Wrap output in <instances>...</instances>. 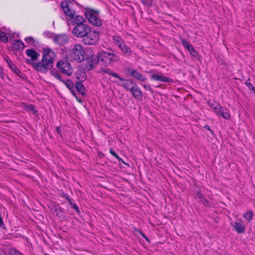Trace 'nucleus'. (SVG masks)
Listing matches in <instances>:
<instances>
[{
  "instance_id": "0eeeda50",
  "label": "nucleus",
  "mask_w": 255,
  "mask_h": 255,
  "mask_svg": "<svg viewBox=\"0 0 255 255\" xmlns=\"http://www.w3.org/2000/svg\"><path fill=\"white\" fill-rule=\"evenodd\" d=\"M60 5L64 13L67 16L71 18L75 15L76 11L73 8V4L71 2L65 0L61 2Z\"/></svg>"
},
{
  "instance_id": "a19ab883",
  "label": "nucleus",
  "mask_w": 255,
  "mask_h": 255,
  "mask_svg": "<svg viewBox=\"0 0 255 255\" xmlns=\"http://www.w3.org/2000/svg\"><path fill=\"white\" fill-rule=\"evenodd\" d=\"M182 43L183 45L185 47H186V46H187L188 45L190 44L189 42H188L187 41L185 40H182Z\"/></svg>"
},
{
  "instance_id": "a211bd4d",
  "label": "nucleus",
  "mask_w": 255,
  "mask_h": 255,
  "mask_svg": "<svg viewBox=\"0 0 255 255\" xmlns=\"http://www.w3.org/2000/svg\"><path fill=\"white\" fill-rule=\"evenodd\" d=\"M73 24L76 25L84 24L86 22L85 18L79 15H74L73 17H71Z\"/></svg>"
},
{
  "instance_id": "ea45409f",
  "label": "nucleus",
  "mask_w": 255,
  "mask_h": 255,
  "mask_svg": "<svg viewBox=\"0 0 255 255\" xmlns=\"http://www.w3.org/2000/svg\"><path fill=\"white\" fill-rule=\"evenodd\" d=\"M219 105H220L219 104H217L216 106H215L214 104H210V107L211 108H213L215 110H216L217 111L218 110V109L219 108Z\"/></svg>"
},
{
  "instance_id": "7c9ffc66",
  "label": "nucleus",
  "mask_w": 255,
  "mask_h": 255,
  "mask_svg": "<svg viewBox=\"0 0 255 255\" xmlns=\"http://www.w3.org/2000/svg\"><path fill=\"white\" fill-rule=\"evenodd\" d=\"M0 41L4 43H6L8 41V38L5 33L1 31H0Z\"/></svg>"
},
{
  "instance_id": "2eb2a0df",
  "label": "nucleus",
  "mask_w": 255,
  "mask_h": 255,
  "mask_svg": "<svg viewBox=\"0 0 255 255\" xmlns=\"http://www.w3.org/2000/svg\"><path fill=\"white\" fill-rule=\"evenodd\" d=\"M233 229L238 234H243L245 232L246 226L244 224L241 222H235L232 224Z\"/></svg>"
},
{
  "instance_id": "39448f33",
  "label": "nucleus",
  "mask_w": 255,
  "mask_h": 255,
  "mask_svg": "<svg viewBox=\"0 0 255 255\" xmlns=\"http://www.w3.org/2000/svg\"><path fill=\"white\" fill-rule=\"evenodd\" d=\"M100 60L104 63L111 65L118 62L120 60L119 56L116 54L110 53L106 51H102L98 53Z\"/></svg>"
},
{
  "instance_id": "8fccbe9b",
  "label": "nucleus",
  "mask_w": 255,
  "mask_h": 255,
  "mask_svg": "<svg viewBox=\"0 0 255 255\" xmlns=\"http://www.w3.org/2000/svg\"><path fill=\"white\" fill-rule=\"evenodd\" d=\"M67 199L71 206L72 205V204H73L74 203L72 202L71 199L69 197H67Z\"/></svg>"
},
{
  "instance_id": "864d4df0",
  "label": "nucleus",
  "mask_w": 255,
  "mask_h": 255,
  "mask_svg": "<svg viewBox=\"0 0 255 255\" xmlns=\"http://www.w3.org/2000/svg\"><path fill=\"white\" fill-rule=\"evenodd\" d=\"M57 131H58V132H59V128H57Z\"/></svg>"
},
{
  "instance_id": "5fc2aeb1",
  "label": "nucleus",
  "mask_w": 255,
  "mask_h": 255,
  "mask_svg": "<svg viewBox=\"0 0 255 255\" xmlns=\"http://www.w3.org/2000/svg\"><path fill=\"white\" fill-rule=\"evenodd\" d=\"M56 215H57V216H59V213H57V214H56Z\"/></svg>"
},
{
  "instance_id": "ddd939ff",
  "label": "nucleus",
  "mask_w": 255,
  "mask_h": 255,
  "mask_svg": "<svg viewBox=\"0 0 255 255\" xmlns=\"http://www.w3.org/2000/svg\"><path fill=\"white\" fill-rule=\"evenodd\" d=\"M118 85L122 86L127 91H131L132 86H134L136 83L133 82L131 79H125L123 84H120L116 81H115Z\"/></svg>"
},
{
  "instance_id": "c9c22d12",
  "label": "nucleus",
  "mask_w": 255,
  "mask_h": 255,
  "mask_svg": "<svg viewBox=\"0 0 255 255\" xmlns=\"http://www.w3.org/2000/svg\"><path fill=\"white\" fill-rule=\"evenodd\" d=\"M71 207L72 209H74L78 214L80 213V211L79 209V207L75 203H73V204H72Z\"/></svg>"
},
{
  "instance_id": "b1692460",
  "label": "nucleus",
  "mask_w": 255,
  "mask_h": 255,
  "mask_svg": "<svg viewBox=\"0 0 255 255\" xmlns=\"http://www.w3.org/2000/svg\"><path fill=\"white\" fill-rule=\"evenodd\" d=\"M21 106L22 108L27 112L32 111L33 114L35 115H36L37 113V111L35 109V107L32 104L27 105L26 104L23 103L21 104Z\"/></svg>"
},
{
  "instance_id": "4c0bfd02",
  "label": "nucleus",
  "mask_w": 255,
  "mask_h": 255,
  "mask_svg": "<svg viewBox=\"0 0 255 255\" xmlns=\"http://www.w3.org/2000/svg\"><path fill=\"white\" fill-rule=\"evenodd\" d=\"M143 87L147 90L150 91L151 93H153V90L151 88L150 85H143Z\"/></svg>"
},
{
  "instance_id": "bb28decb",
  "label": "nucleus",
  "mask_w": 255,
  "mask_h": 255,
  "mask_svg": "<svg viewBox=\"0 0 255 255\" xmlns=\"http://www.w3.org/2000/svg\"><path fill=\"white\" fill-rule=\"evenodd\" d=\"M13 45L15 49L18 50H22L25 47L24 43L19 40H14Z\"/></svg>"
},
{
  "instance_id": "6e6552de",
  "label": "nucleus",
  "mask_w": 255,
  "mask_h": 255,
  "mask_svg": "<svg viewBox=\"0 0 255 255\" xmlns=\"http://www.w3.org/2000/svg\"><path fill=\"white\" fill-rule=\"evenodd\" d=\"M52 39L54 42L59 46H63L66 44L69 41L67 35L65 34H52Z\"/></svg>"
},
{
  "instance_id": "603ef678",
  "label": "nucleus",
  "mask_w": 255,
  "mask_h": 255,
  "mask_svg": "<svg viewBox=\"0 0 255 255\" xmlns=\"http://www.w3.org/2000/svg\"><path fill=\"white\" fill-rule=\"evenodd\" d=\"M121 161H122V163H123L124 164H127L126 163V162H124V161L122 159V160H121Z\"/></svg>"
},
{
  "instance_id": "f8f14e48",
  "label": "nucleus",
  "mask_w": 255,
  "mask_h": 255,
  "mask_svg": "<svg viewBox=\"0 0 255 255\" xmlns=\"http://www.w3.org/2000/svg\"><path fill=\"white\" fill-rule=\"evenodd\" d=\"M151 79L154 81H157L165 83L173 82V80L171 78L165 76L161 73H154L152 74L151 76Z\"/></svg>"
},
{
  "instance_id": "09e8293b",
  "label": "nucleus",
  "mask_w": 255,
  "mask_h": 255,
  "mask_svg": "<svg viewBox=\"0 0 255 255\" xmlns=\"http://www.w3.org/2000/svg\"><path fill=\"white\" fill-rule=\"evenodd\" d=\"M74 96L76 98V99H77V100L78 101V102H79L80 103H83L82 100L80 99H79L76 95H75V96Z\"/></svg>"
},
{
  "instance_id": "9b49d317",
  "label": "nucleus",
  "mask_w": 255,
  "mask_h": 255,
  "mask_svg": "<svg viewBox=\"0 0 255 255\" xmlns=\"http://www.w3.org/2000/svg\"><path fill=\"white\" fill-rule=\"evenodd\" d=\"M127 71L128 74L134 79L141 81H145L146 80V78L145 75L131 67L128 68L127 69Z\"/></svg>"
},
{
  "instance_id": "6e6d98bb",
  "label": "nucleus",
  "mask_w": 255,
  "mask_h": 255,
  "mask_svg": "<svg viewBox=\"0 0 255 255\" xmlns=\"http://www.w3.org/2000/svg\"><path fill=\"white\" fill-rule=\"evenodd\" d=\"M254 93L255 94V92H254Z\"/></svg>"
},
{
  "instance_id": "49530a36",
  "label": "nucleus",
  "mask_w": 255,
  "mask_h": 255,
  "mask_svg": "<svg viewBox=\"0 0 255 255\" xmlns=\"http://www.w3.org/2000/svg\"><path fill=\"white\" fill-rule=\"evenodd\" d=\"M116 158H117L120 162H121V160H122V158L120 157V156L117 154H116L115 156H114Z\"/></svg>"
},
{
  "instance_id": "c03bdc74",
  "label": "nucleus",
  "mask_w": 255,
  "mask_h": 255,
  "mask_svg": "<svg viewBox=\"0 0 255 255\" xmlns=\"http://www.w3.org/2000/svg\"><path fill=\"white\" fill-rule=\"evenodd\" d=\"M0 255H7L5 252L1 248H0Z\"/></svg>"
},
{
  "instance_id": "f03ea898",
  "label": "nucleus",
  "mask_w": 255,
  "mask_h": 255,
  "mask_svg": "<svg viewBox=\"0 0 255 255\" xmlns=\"http://www.w3.org/2000/svg\"><path fill=\"white\" fill-rule=\"evenodd\" d=\"M55 57V53L51 48L43 49L42 58L40 61L41 72L45 73L48 70H50L53 67Z\"/></svg>"
},
{
  "instance_id": "72a5a7b5",
  "label": "nucleus",
  "mask_w": 255,
  "mask_h": 255,
  "mask_svg": "<svg viewBox=\"0 0 255 255\" xmlns=\"http://www.w3.org/2000/svg\"><path fill=\"white\" fill-rule=\"evenodd\" d=\"M140 1L146 7H150L152 4V0H140Z\"/></svg>"
},
{
  "instance_id": "423d86ee",
  "label": "nucleus",
  "mask_w": 255,
  "mask_h": 255,
  "mask_svg": "<svg viewBox=\"0 0 255 255\" xmlns=\"http://www.w3.org/2000/svg\"><path fill=\"white\" fill-rule=\"evenodd\" d=\"M57 68L59 71L68 76L73 73V68L71 64L66 60H59L56 64Z\"/></svg>"
},
{
  "instance_id": "f3484780",
  "label": "nucleus",
  "mask_w": 255,
  "mask_h": 255,
  "mask_svg": "<svg viewBox=\"0 0 255 255\" xmlns=\"http://www.w3.org/2000/svg\"><path fill=\"white\" fill-rule=\"evenodd\" d=\"M25 53L28 57H30L34 61L37 60L40 56V54L33 49H27Z\"/></svg>"
},
{
  "instance_id": "79ce46f5",
  "label": "nucleus",
  "mask_w": 255,
  "mask_h": 255,
  "mask_svg": "<svg viewBox=\"0 0 255 255\" xmlns=\"http://www.w3.org/2000/svg\"><path fill=\"white\" fill-rule=\"evenodd\" d=\"M204 128H205L206 129L208 130H209L211 133L213 134V131L210 128V127L209 125H206L204 127Z\"/></svg>"
},
{
  "instance_id": "473e14b6",
  "label": "nucleus",
  "mask_w": 255,
  "mask_h": 255,
  "mask_svg": "<svg viewBox=\"0 0 255 255\" xmlns=\"http://www.w3.org/2000/svg\"><path fill=\"white\" fill-rule=\"evenodd\" d=\"M24 40L29 45H34V39L31 36L25 37L24 39Z\"/></svg>"
},
{
  "instance_id": "c85d7f7f",
  "label": "nucleus",
  "mask_w": 255,
  "mask_h": 255,
  "mask_svg": "<svg viewBox=\"0 0 255 255\" xmlns=\"http://www.w3.org/2000/svg\"><path fill=\"white\" fill-rule=\"evenodd\" d=\"M254 216V213L251 210L247 211L243 215V217L248 222H250L253 219Z\"/></svg>"
},
{
  "instance_id": "393cba45",
  "label": "nucleus",
  "mask_w": 255,
  "mask_h": 255,
  "mask_svg": "<svg viewBox=\"0 0 255 255\" xmlns=\"http://www.w3.org/2000/svg\"><path fill=\"white\" fill-rule=\"evenodd\" d=\"M122 54L124 56L126 57H129L131 56L132 54V52L130 49V47L126 45L125 48H123L121 50Z\"/></svg>"
},
{
  "instance_id": "e433bc0d",
  "label": "nucleus",
  "mask_w": 255,
  "mask_h": 255,
  "mask_svg": "<svg viewBox=\"0 0 255 255\" xmlns=\"http://www.w3.org/2000/svg\"><path fill=\"white\" fill-rule=\"evenodd\" d=\"M135 231H137L141 236L144 238L147 241H149L148 238L144 235V234L141 231V230H138L136 229H135Z\"/></svg>"
},
{
  "instance_id": "58836bf2",
  "label": "nucleus",
  "mask_w": 255,
  "mask_h": 255,
  "mask_svg": "<svg viewBox=\"0 0 255 255\" xmlns=\"http://www.w3.org/2000/svg\"><path fill=\"white\" fill-rule=\"evenodd\" d=\"M4 74L2 68L0 66V78L2 80L4 79Z\"/></svg>"
},
{
  "instance_id": "7ed1b4c3",
  "label": "nucleus",
  "mask_w": 255,
  "mask_h": 255,
  "mask_svg": "<svg viewBox=\"0 0 255 255\" xmlns=\"http://www.w3.org/2000/svg\"><path fill=\"white\" fill-rule=\"evenodd\" d=\"M85 57V52L81 44H76L67 56V58L70 61H75L77 62H82Z\"/></svg>"
},
{
  "instance_id": "3c124183",
  "label": "nucleus",
  "mask_w": 255,
  "mask_h": 255,
  "mask_svg": "<svg viewBox=\"0 0 255 255\" xmlns=\"http://www.w3.org/2000/svg\"><path fill=\"white\" fill-rule=\"evenodd\" d=\"M192 47H193V45L191 44H190L189 45H188L187 46H186V49L189 50V49H190V48H192Z\"/></svg>"
},
{
  "instance_id": "37998d69",
  "label": "nucleus",
  "mask_w": 255,
  "mask_h": 255,
  "mask_svg": "<svg viewBox=\"0 0 255 255\" xmlns=\"http://www.w3.org/2000/svg\"><path fill=\"white\" fill-rule=\"evenodd\" d=\"M127 45L125 43V42H123V44H122L121 45H119V46H118L120 49L121 50V51L122 50L123 48H125V47Z\"/></svg>"
},
{
  "instance_id": "1a4fd4ad",
  "label": "nucleus",
  "mask_w": 255,
  "mask_h": 255,
  "mask_svg": "<svg viewBox=\"0 0 255 255\" xmlns=\"http://www.w3.org/2000/svg\"><path fill=\"white\" fill-rule=\"evenodd\" d=\"M100 57L98 54L96 55H92L88 58L87 60V64L86 68L88 71H91L95 68L100 60Z\"/></svg>"
},
{
  "instance_id": "2f4dec72",
  "label": "nucleus",
  "mask_w": 255,
  "mask_h": 255,
  "mask_svg": "<svg viewBox=\"0 0 255 255\" xmlns=\"http://www.w3.org/2000/svg\"><path fill=\"white\" fill-rule=\"evenodd\" d=\"M52 75L57 80L63 82L64 81L62 78L60 74H59L57 71H51Z\"/></svg>"
},
{
  "instance_id": "cd10ccee",
  "label": "nucleus",
  "mask_w": 255,
  "mask_h": 255,
  "mask_svg": "<svg viewBox=\"0 0 255 255\" xmlns=\"http://www.w3.org/2000/svg\"><path fill=\"white\" fill-rule=\"evenodd\" d=\"M112 39L114 44L117 46L121 45L122 44H123V42H125L121 37L118 35L113 36Z\"/></svg>"
},
{
  "instance_id": "5701e85b",
  "label": "nucleus",
  "mask_w": 255,
  "mask_h": 255,
  "mask_svg": "<svg viewBox=\"0 0 255 255\" xmlns=\"http://www.w3.org/2000/svg\"><path fill=\"white\" fill-rule=\"evenodd\" d=\"M26 63L27 64H31L35 70L38 72H41V68L40 65V61L35 62L34 60L31 59H26Z\"/></svg>"
},
{
  "instance_id": "de8ad7c7",
  "label": "nucleus",
  "mask_w": 255,
  "mask_h": 255,
  "mask_svg": "<svg viewBox=\"0 0 255 255\" xmlns=\"http://www.w3.org/2000/svg\"><path fill=\"white\" fill-rule=\"evenodd\" d=\"M116 158H117L120 162H121V160H122V158L120 157V156L117 154H116L115 156H114Z\"/></svg>"
},
{
  "instance_id": "aec40b11",
  "label": "nucleus",
  "mask_w": 255,
  "mask_h": 255,
  "mask_svg": "<svg viewBox=\"0 0 255 255\" xmlns=\"http://www.w3.org/2000/svg\"><path fill=\"white\" fill-rule=\"evenodd\" d=\"M219 106L218 110L216 111L217 114L218 116H221L226 119H229L230 118L229 113L224 107H221L220 105H219Z\"/></svg>"
},
{
  "instance_id": "c756f323",
  "label": "nucleus",
  "mask_w": 255,
  "mask_h": 255,
  "mask_svg": "<svg viewBox=\"0 0 255 255\" xmlns=\"http://www.w3.org/2000/svg\"><path fill=\"white\" fill-rule=\"evenodd\" d=\"M190 54L194 57L197 58V59H199V57H200V55L198 53V52L195 49V48H194V47H192L191 48H190V49H189V50H188Z\"/></svg>"
},
{
  "instance_id": "6ab92c4d",
  "label": "nucleus",
  "mask_w": 255,
  "mask_h": 255,
  "mask_svg": "<svg viewBox=\"0 0 255 255\" xmlns=\"http://www.w3.org/2000/svg\"><path fill=\"white\" fill-rule=\"evenodd\" d=\"M195 198L199 200V203H201L204 206H208L209 205L208 201L204 197V195L200 191H198L196 193Z\"/></svg>"
},
{
  "instance_id": "dca6fc26",
  "label": "nucleus",
  "mask_w": 255,
  "mask_h": 255,
  "mask_svg": "<svg viewBox=\"0 0 255 255\" xmlns=\"http://www.w3.org/2000/svg\"><path fill=\"white\" fill-rule=\"evenodd\" d=\"M99 73H103V74L104 73L108 74L109 75H111L114 78L119 79L121 81H124L125 80V79L120 77L117 73H116L114 72H113L111 70H110L109 68H101L100 71H99Z\"/></svg>"
},
{
  "instance_id": "a878e982",
  "label": "nucleus",
  "mask_w": 255,
  "mask_h": 255,
  "mask_svg": "<svg viewBox=\"0 0 255 255\" xmlns=\"http://www.w3.org/2000/svg\"><path fill=\"white\" fill-rule=\"evenodd\" d=\"M7 251L9 255H24L18 250L13 247L8 248Z\"/></svg>"
},
{
  "instance_id": "9d476101",
  "label": "nucleus",
  "mask_w": 255,
  "mask_h": 255,
  "mask_svg": "<svg viewBox=\"0 0 255 255\" xmlns=\"http://www.w3.org/2000/svg\"><path fill=\"white\" fill-rule=\"evenodd\" d=\"M4 60L7 63L8 67L10 68L15 74H16L21 79H25V75L24 74L20 71V70L17 68L16 66L14 64V63L11 60V59L8 57L5 56L4 57Z\"/></svg>"
},
{
  "instance_id": "f257e3e1",
  "label": "nucleus",
  "mask_w": 255,
  "mask_h": 255,
  "mask_svg": "<svg viewBox=\"0 0 255 255\" xmlns=\"http://www.w3.org/2000/svg\"><path fill=\"white\" fill-rule=\"evenodd\" d=\"M72 33L77 37H82V42L85 45H94L98 41L97 33L91 31L90 26L85 23L76 25L73 29Z\"/></svg>"
},
{
  "instance_id": "f704fd0d",
  "label": "nucleus",
  "mask_w": 255,
  "mask_h": 255,
  "mask_svg": "<svg viewBox=\"0 0 255 255\" xmlns=\"http://www.w3.org/2000/svg\"><path fill=\"white\" fill-rule=\"evenodd\" d=\"M246 85L248 87V88L253 91L254 92H255V87L251 83L247 81L246 82Z\"/></svg>"
},
{
  "instance_id": "a18cd8bd",
  "label": "nucleus",
  "mask_w": 255,
  "mask_h": 255,
  "mask_svg": "<svg viewBox=\"0 0 255 255\" xmlns=\"http://www.w3.org/2000/svg\"><path fill=\"white\" fill-rule=\"evenodd\" d=\"M110 152L113 156H115V154H117L112 148L110 149Z\"/></svg>"
},
{
  "instance_id": "412c9836",
  "label": "nucleus",
  "mask_w": 255,
  "mask_h": 255,
  "mask_svg": "<svg viewBox=\"0 0 255 255\" xmlns=\"http://www.w3.org/2000/svg\"><path fill=\"white\" fill-rule=\"evenodd\" d=\"M75 88L84 97L87 95L86 88L81 82L79 81H76L75 82Z\"/></svg>"
},
{
  "instance_id": "20e7f679",
  "label": "nucleus",
  "mask_w": 255,
  "mask_h": 255,
  "mask_svg": "<svg viewBox=\"0 0 255 255\" xmlns=\"http://www.w3.org/2000/svg\"><path fill=\"white\" fill-rule=\"evenodd\" d=\"M85 15L89 22L95 26H101L102 22L100 18L99 11L92 9L85 10Z\"/></svg>"
},
{
  "instance_id": "4468645a",
  "label": "nucleus",
  "mask_w": 255,
  "mask_h": 255,
  "mask_svg": "<svg viewBox=\"0 0 255 255\" xmlns=\"http://www.w3.org/2000/svg\"><path fill=\"white\" fill-rule=\"evenodd\" d=\"M134 85V86H132V88L130 91L132 96L136 99L142 100L143 97L142 92L136 84Z\"/></svg>"
},
{
  "instance_id": "4be33fe9",
  "label": "nucleus",
  "mask_w": 255,
  "mask_h": 255,
  "mask_svg": "<svg viewBox=\"0 0 255 255\" xmlns=\"http://www.w3.org/2000/svg\"><path fill=\"white\" fill-rule=\"evenodd\" d=\"M67 87L70 90L73 96H75V84H74V82H73L71 80H64L63 82Z\"/></svg>"
}]
</instances>
